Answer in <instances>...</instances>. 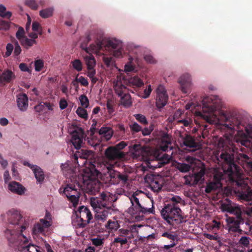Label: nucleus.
I'll list each match as a JSON object with an SVG mask.
<instances>
[{
  "mask_svg": "<svg viewBox=\"0 0 252 252\" xmlns=\"http://www.w3.org/2000/svg\"><path fill=\"white\" fill-rule=\"evenodd\" d=\"M202 104V112L197 111L196 115L200 117L207 122L212 123L215 119L223 121L225 123L224 126L230 129L243 130L244 127L248 134L251 133L245 123L240 115L229 117L226 112L220 111L221 102L218 96L211 95L204 97L201 100Z\"/></svg>",
  "mask_w": 252,
  "mask_h": 252,
  "instance_id": "nucleus-1",
  "label": "nucleus"
},
{
  "mask_svg": "<svg viewBox=\"0 0 252 252\" xmlns=\"http://www.w3.org/2000/svg\"><path fill=\"white\" fill-rule=\"evenodd\" d=\"M220 158L227 166L224 170L228 174L229 180L236 183V192L239 199L242 202H246L248 204L252 205V189L241 179L240 167L235 162L233 151L230 149L222 151Z\"/></svg>",
  "mask_w": 252,
  "mask_h": 252,
  "instance_id": "nucleus-2",
  "label": "nucleus"
},
{
  "mask_svg": "<svg viewBox=\"0 0 252 252\" xmlns=\"http://www.w3.org/2000/svg\"><path fill=\"white\" fill-rule=\"evenodd\" d=\"M101 172L96 168V165L89 161V164L83 170L80 181L86 192L90 194H95L98 192L101 183L98 179L99 174L102 173L107 177H110V146L105 152V157L99 163H97Z\"/></svg>",
  "mask_w": 252,
  "mask_h": 252,
  "instance_id": "nucleus-3",
  "label": "nucleus"
},
{
  "mask_svg": "<svg viewBox=\"0 0 252 252\" xmlns=\"http://www.w3.org/2000/svg\"><path fill=\"white\" fill-rule=\"evenodd\" d=\"M7 219L10 224L13 225L15 228L14 229L7 228L4 232L5 236L7 239L8 232H10L13 237L17 238V236L24 235V231L29 226V221L26 217H23L20 212L14 209H11L6 212Z\"/></svg>",
  "mask_w": 252,
  "mask_h": 252,
  "instance_id": "nucleus-4",
  "label": "nucleus"
},
{
  "mask_svg": "<svg viewBox=\"0 0 252 252\" xmlns=\"http://www.w3.org/2000/svg\"><path fill=\"white\" fill-rule=\"evenodd\" d=\"M161 216L169 224L177 225L185 221L180 207L174 204L165 205L160 211Z\"/></svg>",
  "mask_w": 252,
  "mask_h": 252,
  "instance_id": "nucleus-5",
  "label": "nucleus"
},
{
  "mask_svg": "<svg viewBox=\"0 0 252 252\" xmlns=\"http://www.w3.org/2000/svg\"><path fill=\"white\" fill-rule=\"evenodd\" d=\"M99 199L91 201V205L95 212V219L97 220L104 221L107 218L110 210L109 205V197L110 194H107L105 192L100 194Z\"/></svg>",
  "mask_w": 252,
  "mask_h": 252,
  "instance_id": "nucleus-6",
  "label": "nucleus"
},
{
  "mask_svg": "<svg viewBox=\"0 0 252 252\" xmlns=\"http://www.w3.org/2000/svg\"><path fill=\"white\" fill-rule=\"evenodd\" d=\"M143 195L142 191L137 190L129 197L132 204L131 206L128 209L129 212L132 215L136 216H143V215L153 213L154 207L153 203L152 207L148 208L146 207L143 203L141 196Z\"/></svg>",
  "mask_w": 252,
  "mask_h": 252,
  "instance_id": "nucleus-7",
  "label": "nucleus"
},
{
  "mask_svg": "<svg viewBox=\"0 0 252 252\" xmlns=\"http://www.w3.org/2000/svg\"><path fill=\"white\" fill-rule=\"evenodd\" d=\"M7 235L9 246L15 251L20 252L24 251L35 252L37 251V246L29 243V239L25 234L17 236L16 239L13 237L15 235H12L13 234L9 232H8Z\"/></svg>",
  "mask_w": 252,
  "mask_h": 252,
  "instance_id": "nucleus-8",
  "label": "nucleus"
},
{
  "mask_svg": "<svg viewBox=\"0 0 252 252\" xmlns=\"http://www.w3.org/2000/svg\"><path fill=\"white\" fill-rule=\"evenodd\" d=\"M71 177L74 180V183L67 184L65 187H61L59 192L61 194L65 195L68 200L72 203L74 207H75L78 203L81 195L80 188L82 187V184L79 181V176H72Z\"/></svg>",
  "mask_w": 252,
  "mask_h": 252,
  "instance_id": "nucleus-9",
  "label": "nucleus"
},
{
  "mask_svg": "<svg viewBox=\"0 0 252 252\" xmlns=\"http://www.w3.org/2000/svg\"><path fill=\"white\" fill-rule=\"evenodd\" d=\"M122 76L118 77V80L114 81V90L115 94L120 98V103L126 107H128L132 104L131 98L128 90L122 82Z\"/></svg>",
  "mask_w": 252,
  "mask_h": 252,
  "instance_id": "nucleus-10",
  "label": "nucleus"
},
{
  "mask_svg": "<svg viewBox=\"0 0 252 252\" xmlns=\"http://www.w3.org/2000/svg\"><path fill=\"white\" fill-rule=\"evenodd\" d=\"M90 35H87L84 41L81 44V48L82 50L85 51L86 53L90 52L95 53H101V51L109 50L110 48V40H108L107 43L104 40L96 42L95 44H91L89 47H87V44L90 41Z\"/></svg>",
  "mask_w": 252,
  "mask_h": 252,
  "instance_id": "nucleus-11",
  "label": "nucleus"
},
{
  "mask_svg": "<svg viewBox=\"0 0 252 252\" xmlns=\"http://www.w3.org/2000/svg\"><path fill=\"white\" fill-rule=\"evenodd\" d=\"M68 131L72 135L71 141L73 145L76 149H80L85 137L84 131L81 127L74 125H71Z\"/></svg>",
  "mask_w": 252,
  "mask_h": 252,
  "instance_id": "nucleus-12",
  "label": "nucleus"
},
{
  "mask_svg": "<svg viewBox=\"0 0 252 252\" xmlns=\"http://www.w3.org/2000/svg\"><path fill=\"white\" fill-rule=\"evenodd\" d=\"M76 214L77 221L78 222L77 225L80 228L85 227L93 219V216L90 210L84 206L79 207L78 211L76 212Z\"/></svg>",
  "mask_w": 252,
  "mask_h": 252,
  "instance_id": "nucleus-13",
  "label": "nucleus"
},
{
  "mask_svg": "<svg viewBox=\"0 0 252 252\" xmlns=\"http://www.w3.org/2000/svg\"><path fill=\"white\" fill-rule=\"evenodd\" d=\"M221 207L223 211L236 216V218H242V210L240 206L233 203L228 199H226V202L221 204Z\"/></svg>",
  "mask_w": 252,
  "mask_h": 252,
  "instance_id": "nucleus-14",
  "label": "nucleus"
},
{
  "mask_svg": "<svg viewBox=\"0 0 252 252\" xmlns=\"http://www.w3.org/2000/svg\"><path fill=\"white\" fill-rule=\"evenodd\" d=\"M168 101V95L166 90L163 85H159L156 90V106L158 109L162 108L166 105Z\"/></svg>",
  "mask_w": 252,
  "mask_h": 252,
  "instance_id": "nucleus-15",
  "label": "nucleus"
},
{
  "mask_svg": "<svg viewBox=\"0 0 252 252\" xmlns=\"http://www.w3.org/2000/svg\"><path fill=\"white\" fill-rule=\"evenodd\" d=\"M126 156L125 153L114 146H111V179L113 177L112 171H114V168L120 167L122 165V162H115V159H122ZM114 177V176H113Z\"/></svg>",
  "mask_w": 252,
  "mask_h": 252,
  "instance_id": "nucleus-16",
  "label": "nucleus"
},
{
  "mask_svg": "<svg viewBox=\"0 0 252 252\" xmlns=\"http://www.w3.org/2000/svg\"><path fill=\"white\" fill-rule=\"evenodd\" d=\"M51 224L49 220L44 219H40L39 221L34 225L33 233L35 235L42 234L46 235L47 229Z\"/></svg>",
  "mask_w": 252,
  "mask_h": 252,
  "instance_id": "nucleus-17",
  "label": "nucleus"
},
{
  "mask_svg": "<svg viewBox=\"0 0 252 252\" xmlns=\"http://www.w3.org/2000/svg\"><path fill=\"white\" fill-rule=\"evenodd\" d=\"M122 76V84H126L129 86H135L136 87H140L144 85L142 80L138 76H134L130 78H126V76H123L122 73L117 75L116 77L117 79H114V80L116 81L118 80V77Z\"/></svg>",
  "mask_w": 252,
  "mask_h": 252,
  "instance_id": "nucleus-18",
  "label": "nucleus"
},
{
  "mask_svg": "<svg viewBox=\"0 0 252 252\" xmlns=\"http://www.w3.org/2000/svg\"><path fill=\"white\" fill-rule=\"evenodd\" d=\"M111 55L116 58L122 57L123 44L121 41L111 37Z\"/></svg>",
  "mask_w": 252,
  "mask_h": 252,
  "instance_id": "nucleus-19",
  "label": "nucleus"
},
{
  "mask_svg": "<svg viewBox=\"0 0 252 252\" xmlns=\"http://www.w3.org/2000/svg\"><path fill=\"white\" fill-rule=\"evenodd\" d=\"M228 230L229 233H235V231L240 227L241 224H243L244 219L242 218H236L233 217H229L226 219Z\"/></svg>",
  "mask_w": 252,
  "mask_h": 252,
  "instance_id": "nucleus-20",
  "label": "nucleus"
},
{
  "mask_svg": "<svg viewBox=\"0 0 252 252\" xmlns=\"http://www.w3.org/2000/svg\"><path fill=\"white\" fill-rule=\"evenodd\" d=\"M178 82L180 85L182 92L184 94L188 93L191 84L190 75L188 73L183 74L179 78Z\"/></svg>",
  "mask_w": 252,
  "mask_h": 252,
  "instance_id": "nucleus-21",
  "label": "nucleus"
},
{
  "mask_svg": "<svg viewBox=\"0 0 252 252\" xmlns=\"http://www.w3.org/2000/svg\"><path fill=\"white\" fill-rule=\"evenodd\" d=\"M23 165L28 166L32 170L37 182L41 183L43 181L44 179V174L41 168L37 165L32 164L26 161H24Z\"/></svg>",
  "mask_w": 252,
  "mask_h": 252,
  "instance_id": "nucleus-22",
  "label": "nucleus"
},
{
  "mask_svg": "<svg viewBox=\"0 0 252 252\" xmlns=\"http://www.w3.org/2000/svg\"><path fill=\"white\" fill-rule=\"evenodd\" d=\"M16 78L14 73L10 70L5 69L0 75V84L5 85L12 82Z\"/></svg>",
  "mask_w": 252,
  "mask_h": 252,
  "instance_id": "nucleus-23",
  "label": "nucleus"
},
{
  "mask_svg": "<svg viewBox=\"0 0 252 252\" xmlns=\"http://www.w3.org/2000/svg\"><path fill=\"white\" fill-rule=\"evenodd\" d=\"M183 145L189 148H197L198 146L197 142L195 141L194 137L190 134L185 133L181 136Z\"/></svg>",
  "mask_w": 252,
  "mask_h": 252,
  "instance_id": "nucleus-24",
  "label": "nucleus"
},
{
  "mask_svg": "<svg viewBox=\"0 0 252 252\" xmlns=\"http://www.w3.org/2000/svg\"><path fill=\"white\" fill-rule=\"evenodd\" d=\"M8 189L12 192L20 195L23 194L26 190L25 188L22 185L15 181L10 182Z\"/></svg>",
  "mask_w": 252,
  "mask_h": 252,
  "instance_id": "nucleus-25",
  "label": "nucleus"
},
{
  "mask_svg": "<svg viewBox=\"0 0 252 252\" xmlns=\"http://www.w3.org/2000/svg\"><path fill=\"white\" fill-rule=\"evenodd\" d=\"M17 106L21 111H25L28 107V97L25 94H19L17 99Z\"/></svg>",
  "mask_w": 252,
  "mask_h": 252,
  "instance_id": "nucleus-26",
  "label": "nucleus"
},
{
  "mask_svg": "<svg viewBox=\"0 0 252 252\" xmlns=\"http://www.w3.org/2000/svg\"><path fill=\"white\" fill-rule=\"evenodd\" d=\"M161 236L165 237L170 241V244L167 245H164L163 248L165 250H169L171 248L174 247L176 245L175 240L177 238V236L172 232L167 231L163 232L161 234Z\"/></svg>",
  "mask_w": 252,
  "mask_h": 252,
  "instance_id": "nucleus-27",
  "label": "nucleus"
},
{
  "mask_svg": "<svg viewBox=\"0 0 252 252\" xmlns=\"http://www.w3.org/2000/svg\"><path fill=\"white\" fill-rule=\"evenodd\" d=\"M92 52H90L88 55L84 56V60L87 66V69H92L96 65V61L94 56L92 55Z\"/></svg>",
  "mask_w": 252,
  "mask_h": 252,
  "instance_id": "nucleus-28",
  "label": "nucleus"
},
{
  "mask_svg": "<svg viewBox=\"0 0 252 252\" xmlns=\"http://www.w3.org/2000/svg\"><path fill=\"white\" fill-rule=\"evenodd\" d=\"M161 149L163 151L167 150L169 145H171V136L167 133H164L161 138Z\"/></svg>",
  "mask_w": 252,
  "mask_h": 252,
  "instance_id": "nucleus-29",
  "label": "nucleus"
},
{
  "mask_svg": "<svg viewBox=\"0 0 252 252\" xmlns=\"http://www.w3.org/2000/svg\"><path fill=\"white\" fill-rule=\"evenodd\" d=\"M221 184L215 183L210 182L207 184L205 191L207 193H210L217 190L218 189L221 188Z\"/></svg>",
  "mask_w": 252,
  "mask_h": 252,
  "instance_id": "nucleus-30",
  "label": "nucleus"
},
{
  "mask_svg": "<svg viewBox=\"0 0 252 252\" xmlns=\"http://www.w3.org/2000/svg\"><path fill=\"white\" fill-rule=\"evenodd\" d=\"M137 60V57L129 56L128 61L125 66V70L126 72H130L134 70L135 64L134 61Z\"/></svg>",
  "mask_w": 252,
  "mask_h": 252,
  "instance_id": "nucleus-31",
  "label": "nucleus"
},
{
  "mask_svg": "<svg viewBox=\"0 0 252 252\" xmlns=\"http://www.w3.org/2000/svg\"><path fill=\"white\" fill-rule=\"evenodd\" d=\"M175 168L183 173H187L191 169V165L186 163L177 162L175 164Z\"/></svg>",
  "mask_w": 252,
  "mask_h": 252,
  "instance_id": "nucleus-32",
  "label": "nucleus"
},
{
  "mask_svg": "<svg viewBox=\"0 0 252 252\" xmlns=\"http://www.w3.org/2000/svg\"><path fill=\"white\" fill-rule=\"evenodd\" d=\"M78 155L81 158L89 160L94 156V153L92 151L82 149L80 152H78Z\"/></svg>",
  "mask_w": 252,
  "mask_h": 252,
  "instance_id": "nucleus-33",
  "label": "nucleus"
},
{
  "mask_svg": "<svg viewBox=\"0 0 252 252\" xmlns=\"http://www.w3.org/2000/svg\"><path fill=\"white\" fill-rule=\"evenodd\" d=\"M205 170V168L204 166H202L198 171L194 173V180L196 183H198L202 179L204 180Z\"/></svg>",
  "mask_w": 252,
  "mask_h": 252,
  "instance_id": "nucleus-34",
  "label": "nucleus"
},
{
  "mask_svg": "<svg viewBox=\"0 0 252 252\" xmlns=\"http://www.w3.org/2000/svg\"><path fill=\"white\" fill-rule=\"evenodd\" d=\"M99 134L101 137H103L106 141L110 139V127H102L98 131Z\"/></svg>",
  "mask_w": 252,
  "mask_h": 252,
  "instance_id": "nucleus-35",
  "label": "nucleus"
},
{
  "mask_svg": "<svg viewBox=\"0 0 252 252\" xmlns=\"http://www.w3.org/2000/svg\"><path fill=\"white\" fill-rule=\"evenodd\" d=\"M54 8L53 7H49L40 11L39 15L42 18H47L51 17L53 15Z\"/></svg>",
  "mask_w": 252,
  "mask_h": 252,
  "instance_id": "nucleus-36",
  "label": "nucleus"
},
{
  "mask_svg": "<svg viewBox=\"0 0 252 252\" xmlns=\"http://www.w3.org/2000/svg\"><path fill=\"white\" fill-rule=\"evenodd\" d=\"M21 44L26 49H28L33 44H36V41L34 39H31L27 37L21 40Z\"/></svg>",
  "mask_w": 252,
  "mask_h": 252,
  "instance_id": "nucleus-37",
  "label": "nucleus"
},
{
  "mask_svg": "<svg viewBox=\"0 0 252 252\" xmlns=\"http://www.w3.org/2000/svg\"><path fill=\"white\" fill-rule=\"evenodd\" d=\"M177 123L178 124H182L186 127H191L193 125L192 119L188 117L178 120Z\"/></svg>",
  "mask_w": 252,
  "mask_h": 252,
  "instance_id": "nucleus-38",
  "label": "nucleus"
},
{
  "mask_svg": "<svg viewBox=\"0 0 252 252\" xmlns=\"http://www.w3.org/2000/svg\"><path fill=\"white\" fill-rule=\"evenodd\" d=\"M76 113L80 117L86 120L88 119L87 112L84 107H79L76 110Z\"/></svg>",
  "mask_w": 252,
  "mask_h": 252,
  "instance_id": "nucleus-39",
  "label": "nucleus"
},
{
  "mask_svg": "<svg viewBox=\"0 0 252 252\" xmlns=\"http://www.w3.org/2000/svg\"><path fill=\"white\" fill-rule=\"evenodd\" d=\"M150 186L152 189L155 191H158L161 189L162 185L159 183L158 181L153 180Z\"/></svg>",
  "mask_w": 252,
  "mask_h": 252,
  "instance_id": "nucleus-40",
  "label": "nucleus"
},
{
  "mask_svg": "<svg viewBox=\"0 0 252 252\" xmlns=\"http://www.w3.org/2000/svg\"><path fill=\"white\" fill-rule=\"evenodd\" d=\"M134 116L136 120L138 121L141 124L144 125H147L148 124V121L146 117L141 114H136L134 115Z\"/></svg>",
  "mask_w": 252,
  "mask_h": 252,
  "instance_id": "nucleus-41",
  "label": "nucleus"
},
{
  "mask_svg": "<svg viewBox=\"0 0 252 252\" xmlns=\"http://www.w3.org/2000/svg\"><path fill=\"white\" fill-rule=\"evenodd\" d=\"M72 66L77 71H80L82 70V63L79 59H75L72 62Z\"/></svg>",
  "mask_w": 252,
  "mask_h": 252,
  "instance_id": "nucleus-42",
  "label": "nucleus"
},
{
  "mask_svg": "<svg viewBox=\"0 0 252 252\" xmlns=\"http://www.w3.org/2000/svg\"><path fill=\"white\" fill-rule=\"evenodd\" d=\"M79 98L81 106L83 107L87 108L89 104V101L86 95L85 94H82L80 96Z\"/></svg>",
  "mask_w": 252,
  "mask_h": 252,
  "instance_id": "nucleus-43",
  "label": "nucleus"
},
{
  "mask_svg": "<svg viewBox=\"0 0 252 252\" xmlns=\"http://www.w3.org/2000/svg\"><path fill=\"white\" fill-rule=\"evenodd\" d=\"M250 238L247 236H242L239 240L238 243L243 247H248L250 244Z\"/></svg>",
  "mask_w": 252,
  "mask_h": 252,
  "instance_id": "nucleus-44",
  "label": "nucleus"
},
{
  "mask_svg": "<svg viewBox=\"0 0 252 252\" xmlns=\"http://www.w3.org/2000/svg\"><path fill=\"white\" fill-rule=\"evenodd\" d=\"M127 49L129 53L131 54H137V51L139 50L140 46H135L133 43L128 44L127 45Z\"/></svg>",
  "mask_w": 252,
  "mask_h": 252,
  "instance_id": "nucleus-45",
  "label": "nucleus"
},
{
  "mask_svg": "<svg viewBox=\"0 0 252 252\" xmlns=\"http://www.w3.org/2000/svg\"><path fill=\"white\" fill-rule=\"evenodd\" d=\"M129 127L132 133L138 132L142 130V127L136 122L130 125Z\"/></svg>",
  "mask_w": 252,
  "mask_h": 252,
  "instance_id": "nucleus-46",
  "label": "nucleus"
},
{
  "mask_svg": "<svg viewBox=\"0 0 252 252\" xmlns=\"http://www.w3.org/2000/svg\"><path fill=\"white\" fill-rule=\"evenodd\" d=\"M25 34V31L24 29L21 27H19L18 28V30L16 33V36L17 39H18L20 42L21 41V40L25 38L24 37Z\"/></svg>",
  "mask_w": 252,
  "mask_h": 252,
  "instance_id": "nucleus-47",
  "label": "nucleus"
},
{
  "mask_svg": "<svg viewBox=\"0 0 252 252\" xmlns=\"http://www.w3.org/2000/svg\"><path fill=\"white\" fill-rule=\"evenodd\" d=\"M44 66L43 61L41 60H37L34 62L35 70L36 71H40Z\"/></svg>",
  "mask_w": 252,
  "mask_h": 252,
  "instance_id": "nucleus-48",
  "label": "nucleus"
},
{
  "mask_svg": "<svg viewBox=\"0 0 252 252\" xmlns=\"http://www.w3.org/2000/svg\"><path fill=\"white\" fill-rule=\"evenodd\" d=\"M26 4L33 10H36L38 8V4L35 0H26Z\"/></svg>",
  "mask_w": 252,
  "mask_h": 252,
  "instance_id": "nucleus-49",
  "label": "nucleus"
},
{
  "mask_svg": "<svg viewBox=\"0 0 252 252\" xmlns=\"http://www.w3.org/2000/svg\"><path fill=\"white\" fill-rule=\"evenodd\" d=\"M185 161L187 162V164H189L191 165V168H193L192 166L196 164L197 161L196 159L192 157L188 156L185 158Z\"/></svg>",
  "mask_w": 252,
  "mask_h": 252,
  "instance_id": "nucleus-50",
  "label": "nucleus"
},
{
  "mask_svg": "<svg viewBox=\"0 0 252 252\" xmlns=\"http://www.w3.org/2000/svg\"><path fill=\"white\" fill-rule=\"evenodd\" d=\"M127 242V239L125 237H119L115 238L114 240L113 243L115 244V243H119L122 246L125 244H126Z\"/></svg>",
  "mask_w": 252,
  "mask_h": 252,
  "instance_id": "nucleus-51",
  "label": "nucleus"
},
{
  "mask_svg": "<svg viewBox=\"0 0 252 252\" xmlns=\"http://www.w3.org/2000/svg\"><path fill=\"white\" fill-rule=\"evenodd\" d=\"M75 81H78L83 86H87L89 84V82L87 79L83 76H80L79 78L76 77L75 78Z\"/></svg>",
  "mask_w": 252,
  "mask_h": 252,
  "instance_id": "nucleus-52",
  "label": "nucleus"
},
{
  "mask_svg": "<svg viewBox=\"0 0 252 252\" xmlns=\"http://www.w3.org/2000/svg\"><path fill=\"white\" fill-rule=\"evenodd\" d=\"M10 22L4 20H0V29L7 30L9 28Z\"/></svg>",
  "mask_w": 252,
  "mask_h": 252,
  "instance_id": "nucleus-53",
  "label": "nucleus"
},
{
  "mask_svg": "<svg viewBox=\"0 0 252 252\" xmlns=\"http://www.w3.org/2000/svg\"><path fill=\"white\" fill-rule=\"evenodd\" d=\"M6 52L4 56L6 57H8L11 54V53L13 50V46L12 44L8 43L6 45Z\"/></svg>",
  "mask_w": 252,
  "mask_h": 252,
  "instance_id": "nucleus-54",
  "label": "nucleus"
},
{
  "mask_svg": "<svg viewBox=\"0 0 252 252\" xmlns=\"http://www.w3.org/2000/svg\"><path fill=\"white\" fill-rule=\"evenodd\" d=\"M204 236L206 238H207L210 240H216L217 241H220V237L219 236H218V235H212V234H208V233H205V234H204Z\"/></svg>",
  "mask_w": 252,
  "mask_h": 252,
  "instance_id": "nucleus-55",
  "label": "nucleus"
},
{
  "mask_svg": "<svg viewBox=\"0 0 252 252\" xmlns=\"http://www.w3.org/2000/svg\"><path fill=\"white\" fill-rule=\"evenodd\" d=\"M88 139L89 144L93 147H96L99 144V140L97 138L94 139L93 138H88Z\"/></svg>",
  "mask_w": 252,
  "mask_h": 252,
  "instance_id": "nucleus-56",
  "label": "nucleus"
},
{
  "mask_svg": "<svg viewBox=\"0 0 252 252\" xmlns=\"http://www.w3.org/2000/svg\"><path fill=\"white\" fill-rule=\"evenodd\" d=\"M222 179V175L220 173H217L215 174L213 177V181L212 182H214L215 183L221 184L220 181Z\"/></svg>",
  "mask_w": 252,
  "mask_h": 252,
  "instance_id": "nucleus-57",
  "label": "nucleus"
},
{
  "mask_svg": "<svg viewBox=\"0 0 252 252\" xmlns=\"http://www.w3.org/2000/svg\"><path fill=\"white\" fill-rule=\"evenodd\" d=\"M152 88L151 85H149L148 88L144 90L143 95L142 96L144 98H147L150 96Z\"/></svg>",
  "mask_w": 252,
  "mask_h": 252,
  "instance_id": "nucleus-58",
  "label": "nucleus"
},
{
  "mask_svg": "<svg viewBox=\"0 0 252 252\" xmlns=\"http://www.w3.org/2000/svg\"><path fill=\"white\" fill-rule=\"evenodd\" d=\"M92 243L95 246H100L103 244L102 239L100 238H94L92 239Z\"/></svg>",
  "mask_w": 252,
  "mask_h": 252,
  "instance_id": "nucleus-59",
  "label": "nucleus"
},
{
  "mask_svg": "<svg viewBox=\"0 0 252 252\" xmlns=\"http://www.w3.org/2000/svg\"><path fill=\"white\" fill-rule=\"evenodd\" d=\"M113 218L114 220H116V222L115 221H112L111 220V231L112 230H116L120 226L118 221L116 220V216H114Z\"/></svg>",
  "mask_w": 252,
  "mask_h": 252,
  "instance_id": "nucleus-60",
  "label": "nucleus"
},
{
  "mask_svg": "<svg viewBox=\"0 0 252 252\" xmlns=\"http://www.w3.org/2000/svg\"><path fill=\"white\" fill-rule=\"evenodd\" d=\"M19 68L20 70L24 72H29L30 71V70L29 68L28 67L27 64L25 63H21L19 64Z\"/></svg>",
  "mask_w": 252,
  "mask_h": 252,
  "instance_id": "nucleus-61",
  "label": "nucleus"
},
{
  "mask_svg": "<svg viewBox=\"0 0 252 252\" xmlns=\"http://www.w3.org/2000/svg\"><path fill=\"white\" fill-rule=\"evenodd\" d=\"M21 52V49L18 42L15 43V48L14 51V54L15 56H18Z\"/></svg>",
  "mask_w": 252,
  "mask_h": 252,
  "instance_id": "nucleus-62",
  "label": "nucleus"
},
{
  "mask_svg": "<svg viewBox=\"0 0 252 252\" xmlns=\"http://www.w3.org/2000/svg\"><path fill=\"white\" fill-rule=\"evenodd\" d=\"M127 146V143L125 141H121L114 146L116 148L122 150Z\"/></svg>",
  "mask_w": 252,
  "mask_h": 252,
  "instance_id": "nucleus-63",
  "label": "nucleus"
},
{
  "mask_svg": "<svg viewBox=\"0 0 252 252\" xmlns=\"http://www.w3.org/2000/svg\"><path fill=\"white\" fill-rule=\"evenodd\" d=\"M61 167L63 173L67 170H69L70 173H72L73 171V170L71 169V167L69 166L67 163L62 164Z\"/></svg>",
  "mask_w": 252,
  "mask_h": 252,
  "instance_id": "nucleus-64",
  "label": "nucleus"
}]
</instances>
